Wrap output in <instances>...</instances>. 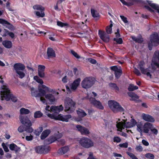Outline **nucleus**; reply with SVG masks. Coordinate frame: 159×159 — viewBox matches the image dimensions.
I'll return each mask as SVG.
<instances>
[{"label":"nucleus","instance_id":"obj_10","mask_svg":"<svg viewBox=\"0 0 159 159\" xmlns=\"http://www.w3.org/2000/svg\"><path fill=\"white\" fill-rule=\"evenodd\" d=\"M89 101L94 107L100 110H103L104 107L99 101L97 100L94 98H91L89 99Z\"/></svg>","mask_w":159,"mask_h":159},{"label":"nucleus","instance_id":"obj_14","mask_svg":"<svg viewBox=\"0 0 159 159\" xmlns=\"http://www.w3.org/2000/svg\"><path fill=\"white\" fill-rule=\"evenodd\" d=\"M47 57L46 59H49L50 58L55 57L56 56L55 51L52 48L49 47L47 48Z\"/></svg>","mask_w":159,"mask_h":159},{"label":"nucleus","instance_id":"obj_46","mask_svg":"<svg viewBox=\"0 0 159 159\" xmlns=\"http://www.w3.org/2000/svg\"><path fill=\"white\" fill-rule=\"evenodd\" d=\"M57 24L58 26L63 27L65 26H68L69 24L67 23H64L60 21H57Z\"/></svg>","mask_w":159,"mask_h":159},{"label":"nucleus","instance_id":"obj_56","mask_svg":"<svg viewBox=\"0 0 159 159\" xmlns=\"http://www.w3.org/2000/svg\"><path fill=\"white\" fill-rule=\"evenodd\" d=\"M25 128L23 125H21L18 128V130L20 133H22L25 130Z\"/></svg>","mask_w":159,"mask_h":159},{"label":"nucleus","instance_id":"obj_33","mask_svg":"<svg viewBox=\"0 0 159 159\" xmlns=\"http://www.w3.org/2000/svg\"><path fill=\"white\" fill-rule=\"evenodd\" d=\"M43 115L40 111H37L34 113V117L35 119L40 118L43 116Z\"/></svg>","mask_w":159,"mask_h":159},{"label":"nucleus","instance_id":"obj_64","mask_svg":"<svg viewBox=\"0 0 159 159\" xmlns=\"http://www.w3.org/2000/svg\"><path fill=\"white\" fill-rule=\"evenodd\" d=\"M87 159H96L93 156V153L92 152H90L89 154V157Z\"/></svg>","mask_w":159,"mask_h":159},{"label":"nucleus","instance_id":"obj_12","mask_svg":"<svg viewBox=\"0 0 159 159\" xmlns=\"http://www.w3.org/2000/svg\"><path fill=\"white\" fill-rule=\"evenodd\" d=\"M98 34L101 39L104 42L108 43L110 40V36L104 31L101 30H98Z\"/></svg>","mask_w":159,"mask_h":159},{"label":"nucleus","instance_id":"obj_58","mask_svg":"<svg viewBox=\"0 0 159 159\" xmlns=\"http://www.w3.org/2000/svg\"><path fill=\"white\" fill-rule=\"evenodd\" d=\"M144 7L152 13H153L154 12V10L152 9L150 7H149L148 6L145 5L144 6Z\"/></svg>","mask_w":159,"mask_h":159},{"label":"nucleus","instance_id":"obj_49","mask_svg":"<svg viewBox=\"0 0 159 159\" xmlns=\"http://www.w3.org/2000/svg\"><path fill=\"white\" fill-rule=\"evenodd\" d=\"M131 124V126H134L137 125V122L134 119H132L131 120V122H127V124Z\"/></svg>","mask_w":159,"mask_h":159},{"label":"nucleus","instance_id":"obj_27","mask_svg":"<svg viewBox=\"0 0 159 159\" xmlns=\"http://www.w3.org/2000/svg\"><path fill=\"white\" fill-rule=\"evenodd\" d=\"M69 148L68 147H63L59 149L58 152L60 154L63 155L67 152L69 150Z\"/></svg>","mask_w":159,"mask_h":159},{"label":"nucleus","instance_id":"obj_32","mask_svg":"<svg viewBox=\"0 0 159 159\" xmlns=\"http://www.w3.org/2000/svg\"><path fill=\"white\" fill-rule=\"evenodd\" d=\"M35 150L36 152L40 154H43V145L39 146L35 148Z\"/></svg>","mask_w":159,"mask_h":159},{"label":"nucleus","instance_id":"obj_62","mask_svg":"<svg viewBox=\"0 0 159 159\" xmlns=\"http://www.w3.org/2000/svg\"><path fill=\"white\" fill-rule=\"evenodd\" d=\"M146 157L148 158H153V159L154 158V155L152 154L149 153L146 154Z\"/></svg>","mask_w":159,"mask_h":159},{"label":"nucleus","instance_id":"obj_9","mask_svg":"<svg viewBox=\"0 0 159 159\" xmlns=\"http://www.w3.org/2000/svg\"><path fill=\"white\" fill-rule=\"evenodd\" d=\"M110 69L114 71V74L116 79H119L122 74V71L120 66L118 67L117 66H110Z\"/></svg>","mask_w":159,"mask_h":159},{"label":"nucleus","instance_id":"obj_48","mask_svg":"<svg viewBox=\"0 0 159 159\" xmlns=\"http://www.w3.org/2000/svg\"><path fill=\"white\" fill-rule=\"evenodd\" d=\"M113 41H116L117 43L119 44H122L123 42L122 39L120 38L118 39L114 38L113 39Z\"/></svg>","mask_w":159,"mask_h":159},{"label":"nucleus","instance_id":"obj_29","mask_svg":"<svg viewBox=\"0 0 159 159\" xmlns=\"http://www.w3.org/2000/svg\"><path fill=\"white\" fill-rule=\"evenodd\" d=\"M31 94L32 96L35 97H40L41 94L38 93L37 90H35L34 88L31 89Z\"/></svg>","mask_w":159,"mask_h":159},{"label":"nucleus","instance_id":"obj_40","mask_svg":"<svg viewBox=\"0 0 159 159\" xmlns=\"http://www.w3.org/2000/svg\"><path fill=\"white\" fill-rule=\"evenodd\" d=\"M50 147L49 146L43 145V154L48 153L50 150Z\"/></svg>","mask_w":159,"mask_h":159},{"label":"nucleus","instance_id":"obj_37","mask_svg":"<svg viewBox=\"0 0 159 159\" xmlns=\"http://www.w3.org/2000/svg\"><path fill=\"white\" fill-rule=\"evenodd\" d=\"M30 112V111L28 109L22 108L20 110V113L21 114H28Z\"/></svg>","mask_w":159,"mask_h":159},{"label":"nucleus","instance_id":"obj_61","mask_svg":"<svg viewBox=\"0 0 159 159\" xmlns=\"http://www.w3.org/2000/svg\"><path fill=\"white\" fill-rule=\"evenodd\" d=\"M150 130L152 133L155 135H156L158 134V130L155 128H151Z\"/></svg>","mask_w":159,"mask_h":159},{"label":"nucleus","instance_id":"obj_57","mask_svg":"<svg viewBox=\"0 0 159 159\" xmlns=\"http://www.w3.org/2000/svg\"><path fill=\"white\" fill-rule=\"evenodd\" d=\"M2 145L4 149V151L6 152H7L9 151V149L8 147L5 145V143H3Z\"/></svg>","mask_w":159,"mask_h":159},{"label":"nucleus","instance_id":"obj_39","mask_svg":"<svg viewBox=\"0 0 159 159\" xmlns=\"http://www.w3.org/2000/svg\"><path fill=\"white\" fill-rule=\"evenodd\" d=\"M157 57H156L154 58L153 61L154 62V64L157 68H159V54H157Z\"/></svg>","mask_w":159,"mask_h":159},{"label":"nucleus","instance_id":"obj_54","mask_svg":"<svg viewBox=\"0 0 159 159\" xmlns=\"http://www.w3.org/2000/svg\"><path fill=\"white\" fill-rule=\"evenodd\" d=\"M121 141V139L119 137L115 136L113 138V141L114 142L118 143Z\"/></svg>","mask_w":159,"mask_h":159},{"label":"nucleus","instance_id":"obj_41","mask_svg":"<svg viewBox=\"0 0 159 159\" xmlns=\"http://www.w3.org/2000/svg\"><path fill=\"white\" fill-rule=\"evenodd\" d=\"M128 94L129 96L132 98H133L134 100H135V99H138L139 97L135 93L133 92H128Z\"/></svg>","mask_w":159,"mask_h":159},{"label":"nucleus","instance_id":"obj_34","mask_svg":"<svg viewBox=\"0 0 159 159\" xmlns=\"http://www.w3.org/2000/svg\"><path fill=\"white\" fill-rule=\"evenodd\" d=\"M91 12L93 17L94 18L99 17V14L97 11L92 8L91 9Z\"/></svg>","mask_w":159,"mask_h":159},{"label":"nucleus","instance_id":"obj_15","mask_svg":"<svg viewBox=\"0 0 159 159\" xmlns=\"http://www.w3.org/2000/svg\"><path fill=\"white\" fill-rule=\"evenodd\" d=\"M45 66L43 65H39L38 68V74L39 76L41 78L45 76Z\"/></svg>","mask_w":159,"mask_h":159},{"label":"nucleus","instance_id":"obj_23","mask_svg":"<svg viewBox=\"0 0 159 159\" xmlns=\"http://www.w3.org/2000/svg\"><path fill=\"white\" fill-rule=\"evenodd\" d=\"M116 127L118 129L117 131L122 132L123 129L127 127L126 126V123L121 121L117 123L116 125Z\"/></svg>","mask_w":159,"mask_h":159},{"label":"nucleus","instance_id":"obj_44","mask_svg":"<svg viewBox=\"0 0 159 159\" xmlns=\"http://www.w3.org/2000/svg\"><path fill=\"white\" fill-rule=\"evenodd\" d=\"M124 5L128 7L130 6H132L134 5V3L133 2H126L124 0H119Z\"/></svg>","mask_w":159,"mask_h":159},{"label":"nucleus","instance_id":"obj_47","mask_svg":"<svg viewBox=\"0 0 159 159\" xmlns=\"http://www.w3.org/2000/svg\"><path fill=\"white\" fill-rule=\"evenodd\" d=\"M138 130L140 132H142L143 125L141 122L138 123L137 125Z\"/></svg>","mask_w":159,"mask_h":159},{"label":"nucleus","instance_id":"obj_50","mask_svg":"<svg viewBox=\"0 0 159 159\" xmlns=\"http://www.w3.org/2000/svg\"><path fill=\"white\" fill-rule=\"evenodd\" d=\"M16 73L18 75L19 77L21 79H22L25 76V74L24 73L21 71H18L16 72Z\"/></svg>","mask_w":159,"mask_h":159},{"label":"nucleus","instance_id":"obj_60","mask_svg":"<svg viewBox=\"0 0 159 159\" xmlns=\"http://www.w3.org/2000/svg\"><path fill=\"white\" fill-rule=\"evenodd\" d=\"M4 34L2 35V36L3 37H5L9 34V31L6 29H4L3 30Z\"/></svg>","mask_w":159,"mask_h":159},{"label":"nucleus","instance_id":"obj_6","mask_svg":"<svg viewBox=\"0 0 159 159\" xmlns=\"http://www.w3.org/2000/svg\"><path fill=\"white\" fill-rule=\"evenodd\" d=\"M94 83V79L92 77L85 78L82 81L81 85L82 88L87 89L91 87Z\"/></svg>","mask_w":159,"mask_h":159},{"label":"nucleus","instance_id":"obj_4","mask_svg":"<svg viewBox=\"0 0 159 159\" xmlns=\"http://www.w3.org/2000/svg\"><path fill=\"white\" fill-rule=\"evenodd\" d=\"M47 116L52 119L66 122H68L69 119L71 118L72 117L71 116L70 114L62 116V115L60 114L57 116L53 114L48 113Z\"/></svg>","mask_w":159,"mask_h":159},{"label":"nucleus","instance_id":"obj_51","mask_svg":"<svg viewBox=\"0 0 159 159\" xmlns=\"http://www.w3.org/2000/svg\"><path fill=\"white\" fill-rule=\"evenodd\" d=\"M71 53L77 59L80 58V56L77 53L75 52L74 50H70Z\"/></svg>","mask_w":159,"mask_h":159},{"label":"nucleus","instance_id":"obj_22","mask_svg":"<svg viewBox=\"0 0 159 159\" xmlns=\"http://www.w3.org/2000/svg\"><path fill=\"white\" fill-rule=\"evenodd\" d=\"M77 113L79 116V118L77 120V121H80L82 120V118L84 117L87 115V114L84 112V111L80 109H79L78 110L76 111Z\"/></svg>","mask_w":159,"mask_h":159},{"label":"nucleus","instance_id":"obj_11","mask_svg":"<svg viewBox=\"0 0 159 159\" xmlns=\"http://www.w3.org/2000/svg\"><path fill=\"white\" fill-rule=\"evenodd\" d=\"M150 42L153 43V46H157L159 44V35L156 33L150 36Z\"/></svg>","mask_w":159,"mask_h":159},{"label":"nucleus","instance_id":"obj_16","mask_svg":"<svg viewBox=\"0 0 159 159\" xmlns=\"http://www.w3.org/2000/svg\"><path fill=\"white\" fill-rule=\"evenodd\" d=\"M142 117L143 120L147 121L153 122L155 120L153 117L148 114L143 113L142 115Z\"/></svg>","mask_w":159,"mask_h":159},{"label":"nucleus","instance_id":"obj_45","mask_svg":"<svg viewBox=\"0 0 159 159\" xmlns=\"http://www.w3.org/2000/svg\"><path fill=\"white\" fill-rule=\"evenodd\" d=\"M33 8L34 9L39 10L42 11L44 10V8L42 6L39 5H34L33 7Z\"/></svg>","mask_w":159,"mask_h":159},{"label":"nucleus","instance_id":"obj_42","mask_svg":"<svg viewBox=\"0 0 159 159\" xmlns=\"http://www.w3.org/2000/svg\"><path fill=\"white\" fill-rule=\"evenodd\" d=\"M147 2L149 5L155 10H156L159 7V6L157 4L154 3H152L150 1H148Z\"/></svg>","mask_w":159,"mask_h":159},{"label":"nucleus","instance_id":"obj_5","mask_svg":"<svg viewBox=\"0 0 159 159\" xmlns=\"http://www.w3.org/2000/svg\"><path fill=\"white\" fill-rule=\"evenodd\" d=\"M20 119L21 122L26 126L25 130L28 133H31L33 131V129L30 127L32 124L30 120L26 117L20 116Z\"/></svg>","mask_w":159,"mask_h":159},{"label":"nucleus","instance_id":"obj_43","mask_svg":"<svg viewBox=\"0 0 159 159\" xmlns=\"http://www.w3.org/2000/svg\"><path fill=\"white\" fill-rule=\"evenodd\" d=\"M34 79L37 82L40 84H42L43 83V81L42 80L39 78V76H34Z\"/></svg>","mask_w":159,"mask_h":159},{"label":"nucleus","instance_id":"obj_2","mask_svg":"<svg viewBox=\"0 0 159 159\" xmlns=\"http://www.w3.org/2000/svg\"><path fill=\"white\" fill-rule=\"evenodd\" d=\"M109 108L114 113L122 112L125 111L124 109L122 107L119 103L114 100H110L108 102Z\"/></svg>","mask_w":159,"mask_h":159},{"label":"nucleus","instance_id":"obj_1","mask_svg":"<svg viewBox=\"0 0 159 159\" xmlns=\"http://www.w3.org/2000/svg\"><path fill=\"white\" fill-rule=\"evenodd\" d=\"M1 88L2 90L1 91L0 94L2 100H5L8 101L11 99L14 102L17 101V98L11 93L10 90L7 86L3 85L1 87Z\"/></svg>","mask_w":159,"mask_h":159},{"label":"nucleus","instance_id":"obj_17","mask_svg":"<svg viewBox=\"0 0 159 159\" xmlns=\"http://www.w3.org/2000/svg\"><path fill=\"white\" fill-rule=\"evenodd\" d=\"M61 137V136L58 138L53 136H51L44 140V144H49L54 142L57 140V139L60 138Z\"/></svg>","mask_w":159,"mask_h":159},{"label":"nucleus","instance_id":"obj_20","mask_svg":"<svg viewBox=\"0 0 159 159\" xmlns=\"http://www.w3.org/2000/svg\"><path fill=\"white\" fill-rule=\"evenodd\" d=\"M153 127V125L152 124L149 122H146L143 126L144 132L145 133H148L149 131V129Z\"/></svg>","mask_w":159,"mask_h":159},{"label":"nucleus","instance_id":"obj_30","mask_svg":"<svg viewBox=\"0 0 159 159\" xmlns=\"http://www.w3.org/2000/svg\"><path fill=\"white\" fill-rule=\"evenodd\" d=\"M45 98L48 99L49 101L51 103H52L55 102V98L54 96L51 94H48L45 95Z\"/></svg>","mask_w":159,"mask_h":159},{"label":"nucleus","instance_id":"obj_55","mask_svg":"<svg viewBox=\"0 0 159 159\" xmlns=\"http://www.w3.org/2000/svg\"><path fill=\"white\" fill-rule=\"evenodd\" d=\"M39 93L41 94V97L42 96H45L46 91L45 90L43 89H39Z\"/></svg>","mask_w":159,"mask_h":159},{"label":"nucleus","instance_id":"obj_53","mask_svg":"<svg viewBox=\"0 0 159 159\" xmlns=\"http://www.w3.org/2000/svg\"><path fill=\"white\" fill-rule=\"evenodd\" d=\"M43 11H42L40 13L39 11H37L36 12V15L37 16L39 17H43L45 16V14L44 12H42Z\"/></svg>","mask_w":159,"mask_h":159},{"label":"nucleus","instance_id":"obj_26","mask_svg":"<svg viewBox=\"0 0 159 159\" xmlns=\"http://www.w3.org/2000/svg\"><path fill=\"white\" fill-rule=\"evenodd\" d=\"M157 54H159V50L156 51L154 54V55L153 56L152 59V63L151 64V67L152 69L154 71L156 69V66H157L156 65L154 64V62L153 61V59L154 57H155L156 56H157L156 57H157Z\"/></svg>","mask_w":159,"mask_h":159},{"label":"nucleus","instance_id":"obj_24","mask_svg":"<svg viewBox=\"0 0 159 159\" xmlns=\"http://www.w3.org/2000/svg\"><path fill=\"white\" fill-rule=\"evenodd\" d=\"M2 44L6 48H11L12 46V43L11 41L4 40L2 42Z\"/></svg>","mask_w":159,"mask_h":159},{"label":"nucleus","instance_id":"obj_59","mask_svg":"<svg viewBox=\"0 0 159 159\" xmlns=\"http://www.w3.org/2000/svg\"><path fill=\"white\" fill-rule=\"evenodd\" d=\"M88 61L91 63L93 64H95L97 63L96 60L92 58H89L88 59Z\"/></svg>","mask_w":159,"mask_h":159},{"label":"nucleus","instance_id":"obj_36","mask_svg":"<svg viewBox=\"0 0 159 159\" xmlns=\"http://www.w3.org/2000/svg\"><path fill=\"white\" fill-rule=\"evenodd\" d=\"M112 26L113 25L111 23L109 26L106 27V30L107 34H111L112 33Z\"/></svg>","mask_w":159,"mask_h":159},{"label":"nucleus","instance_id":"obj_3","mask_svg":"<svg viewBox=\"0 0 159 159\" xmlns=\"http://www.w3.org/2000/svg\"><path fill=\"white\" fill-rule=\"evenodd\" d=\"M65 108L66 111L69 113H72L75 108V103L69 98H66L64 101Z\"/></svg>","mask_w":159,"mask_h":159},{"label":"nucleus","instance_id":"obj_21","mask_svg":"<svg viewBox=\"0 0 159 159\" xmlns=\"http://www.w3.org/2000/svg\"><path fill=\"white\" fill-rule=\"evenodd\" d=\"M14 68L16 72L20 70H23L25 69V66L23 64L19 63L15 64Z\"/></svg>","mask_w":159,"mask_h":159},{"label":"nucleus","instance_id":"obj_52","mask_svg":"<svg viewBox=\"0 0 159 159\" xmlns=\"http://www.w3.org/2000/svg\"><path fill=\"white\" fill-rule=\"evenodd\" d=\"M0 23L3 25H9L10 24L9 22L5 20L0 18Z\"/></svg>","mask_w":159,"mask_h":159},{"label":"nucleus","instance_id":"obj_7","mask_svg":"<svg viewBox=\"0 0 159 159\" xmlns=\"http://www.w3.org/2000/svg\"><path fill=\"white\" fill-rule=\"evenodd\" d=\"M79 143L82 146L87 148L92 147L94 145L93 141L90 139L86 137H83L80 139Z\"/></svg>","mask_w":159,"mask_h":159},{"label":"nucleus","instance_id":"obj_13","mask_svg":"<svg viewBox=\"0 0 159 159\" xmlns=\"http://www.w3.org/2000/svg\"><path fill=\"white\" fill-rule=\"evenodd\" d=\"M76 127L82 134L87 135L90 134V132L88 129L81 125H76Z\"/></svg>","mask_w":159,"mask_h":159},{"label":"nucleus","instance_id":"obj_31","mask_svg":"<svg viewBox=\"0 0 159 159\" xmlns=\"http://www.w3.org/2000/svg\"><path fill=\"white\" fill-rule=\"evenodd\" d=\"M108 85L111 89L115 90L118 91H119V87L116 83H109Z\"/></svg>","mask_w":159,"mask_h":159},{"label":"nucleus","instance_id":"obj_35","mask_svg":"<svg viewBox=\"0 0 159 159\" xmlns=\"http://www.w3.org/2000/svg\"><path fill=\"white\" fill-rule=\"evenodd\" d=\"M138 87L136 86H134V84H129L128 88V90L129 91H132L135 90L137 89Z\"/></svg>","mask_w":159,"mask_h":159},{"label":"nucleus","instance_id":"obj_19","mask_svg":"<svg viewBox=\"0 0 159 159\" xmlns=\"http://www.w3.org/2000/svg\"><path fill=\"white\" fill-rule=\"evenodd\" d=\"M63 107L62 105L59 106H52L51 107V110L52 112L55 113H58L61 111L63 110Z\"/></svg>","mask_w":159,"mask_h":159},{"label":"nucleus","instance_id":"obj_8","mask_svg":"<svg viewBox=\"0 0 159 159\" xmlns=\"http://www.w3.org/2000/svg\"><path fill=\"white\" fill-rule=\"evenodd\" d=\"M145 65V63L143 61H141L139 62V66L141 73L144 75H146L147 76H149L150 78H152V75L150 74L153 72L152 71H150L148 68L145 69L143 66Z\"/></svg>","mask_w":159,"mask_h":159},{"label":"nucleus","instance_id":"obj_28","mask_svg":"<svg viewBox=\"0 0 159 159\" xmlns=\"http://www.w3.org/2000/svg\"><path fill=\"white\" fill-rule=\"evenodd\" d=\"M9 148L12 151H15L16 152H17L20 151V148L18 147L16 144L12 143L9 145Z\"/></svg>","mask_w":159,"mask_h":159},{"label":"nucleus","instance_id":"obj_38","mask_svg":"<svg viewBox=\"0 0 159 159\" xmlns=\"http://www.w3.org/2000/svg\"><path fill=\"white\" fill-rule=\"evenodd\" d=\"M132 39L135 42L139 43H142L143 41V39L142 37L139 38H137L135 37H132Z\"/></svg>","mask_w":159,"mask_h":159},{"label":"nucleus","instance_id":"obj_18","mask_svg":"<svg viewBox=\"0 0 159 159\" xmlns=\"http://www.w3.org/2000/svg\"><path fill=\"white\" fill-rule=\"evenodd\" d=\"M80 81L81 79L80 78H78L74 80L70 85L71 89L73 90H76L79 85Z\"/></svg>","mask_w":159,"mask_h":159},{"label":"nucleus","instance_id":"obj_25","mask_svg":"<svg viewBox=\"0 0 159 159\" xmlns=\"http://www.w3.org/2000/svg\"><path fill=\"white\" fill-rule=\"evenodd\" d=\"M51 131L50 130L47 129L44 130L42 133L40 138L42 140L45 139L50 133Z\"/></svg>","mask_w":159,"mask_h":159},{"label":"nucleus","instance_id":"obj_63","mask_svg":"<svg viewBox=\"0 0 159 159\" xmlns=\"http://www.w3.org/2000/svg\"><path fill=\"white\" fill-rule=\"evenodd\" d=\"M120 17L121 19H122V20L125 23H127L128 22L127 18H126V17H125L123 16H120Z\"/></svg>","mask_w":159,"mask_h":159}]
</instances>
